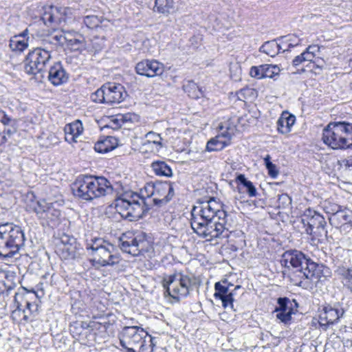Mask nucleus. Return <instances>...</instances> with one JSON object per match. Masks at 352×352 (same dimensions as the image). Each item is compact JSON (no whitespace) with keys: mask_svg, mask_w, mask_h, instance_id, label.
Instances as JSON below:
<instances>
[{"mask_svg":"<svg viewBox=\"0 0 352 352\" xmlns=\"http://www.w3.org/2000/svg\"><path fill=\"white\" fill-rule=\"evenodd\" d=\"M227 216L223 205L217 203L214 199H210L202 203L200 207H193L190 226L199 236L208 241L228 237Z\"/></svg>","mask_w":352,"mask_h":352,"instance_id":"f257e3e1","label":"nucleus"},{"mask_svg":"<svg viewBox=\"0 0 352 352\" xmlns=\"http://www.w3.org/2000/svg\"><path fill=\"white\" fill-rule=\"evenodd\" d=\"M281 264L293 268L289 276L291 282L303 289L321 281L322 277L327 276L326 273H329L327 267L312 261L302 252L296 250L285 252L282 256Z\"/></svg>","mask_w":352,"mask_h":352,"instance_id":"f03ea898","label":"nucleus"},{"mask_svg":"<svg viewBox=\"0 0 352 352\" xmlns=\"http://www.w3.org/2000/svg\"><path fill=\"white\" fill-rule=\"evenodd\" d=\"M323 142L333 149H352V122H329L322 131Z\"/></svg>","mask_w":352,"mask_h":352,"instance_id":"7ed1b4c3","label":"nucleus"},{"mask_svg":"<svg viewBox=\"0 0 352 352\" xmlns=\"http://www.w3.org/2000/svg\"><path fill=\"white\" fill-rule=\"evenodd\" d=\"M25 234L13 223H0V258H12L25 245Z\"/></svg>","mask_w":352,"mask_h":352,"instance_id":"20e7f679","label":"nucleus"},{"mask_svg":"<svg viewBox=\"0 0 352 352\" xmlns=\"http://www.w3.org/2000/svg\"><path fill=\"white\" fill-rule=\"evenodd\" d=\"M118 213L130 221H138L142 218L148 211L146 199L137 193L130 196L124 195L115 199L113 204Z\"/></svg>","mask_w":352,"mask_h":352,"instance_id":"39448f33","label":"nucleus"},{"mask_svg":"<svg viewBox=\"0 0 352 352\" xmlns=\"http://www.w3.org/2000/svg\"><path fill=\"white\" fill-rule=\"evenodd\" d=\"M86 249L93 256V265L98 267L113 266L119 263L120 258L116 253V248L102 238H93L87 242Z\"/></svg>","mask_w":352,"mask_h":352,"instance_id":"423d86ee","label":"nucleus"},{"mask_svg":"<svg viewBox=\"0 0 352 352\" xmlns=\"http://www.w3.org/2000/svg\"><path fill=\"white\" fill-rule=\"evenodd\" d=\"M162 286L164 289V296H169L179 301L182 298L188 296L194 289L195 278L192 275L182 273H175L163 277Z\"/></svg>","mask_w":352,"mask_h":352,"instance_id":"0eeeda50","label":"nucleus"},{"mask_svg":"<svg viewBox=\"0 0 352 352\" xmlns=\"http://www.w3.org/2000/svg\"><path fill=\"white\" fill-rule=\"evenodd\" d=\"M127 96L124 87L115 82H107L91 94V100L96 103L112 105L122 102Z\"/></svg>","mask_w":352,"mask_h":352,"instance_id":"6e6552de","label":"nucleus"},{"mask_svg":"<svg viewBox=\"0 0 352 352\" xmlns=\"http://www.w3.org/2000/svg\"><path fill=\"white\" fill-rule=\"evenodd\" d=\"M119 241L120 249L133 256L148 252L150 248L147 235L144 232L124 233L120 236Z\"/></svg>","mask_w":352,"mask_h":352,"instance_id":"1a4fd4ad","label":"nucleus"},{"mask_svg":"<svg viewBox=\"0 0 352 352\" xmlns=\"http://www.w3.org/2000/svg\"><path fill=\"white\" fill-rule=\"evenodd\" d=\"M51 60V54L41 47L29 52L24 60V69L28 74H37L45 70Z\"/></svg>","mask_w":352,"mask_h":352,"instance_id":"9d476101","label":"nucleus"},{"mask_svg":"<svg viewBox=\"0 0 352 352\" xmlns=\"http://www.w3.org/2000/svg\"><path fill=\"white\" fill-rule=\"evenodd\" d=\"M148 336L142 328L138 326L124 327L119 335L120 345L126 352H135V347L143 342Z\"/></svg>","mask_w":352,"mask_h":352,"instance_id":"9b49d317","label":"nucleus"},{"mask_svg":"<svg viewBox=\"0 0 352 352\" xmlns=\"http://www.w3.org/2000/svg\"><path fill=\"white\" fill-rule=\"evenodd\" d=\"M301 223L305 228V232L309 235H326L327 222L324 217L315 210L307 209L301 217Z\"/></svg>","mask_w":352,"mask_h":352,"instance_id":"f8f14e48","label":"nucleus"},{"mask_svg":"<svg viewBox=\"0 0 352 352\" xmlns=\"http://www.w3.org/2000/svg\"><path fill=\"white\" fill-rule=\"evenodd\" d=\"M173 183L170 182H159L149 185L146 189H151V195L153 196V201L155 206H164L168 203L174 197Z\"/></svg>","mask_w":352,"mask_h":352,"instance_id":"ddd939ff","label":"nucleus"},{"mask_svg":"<svg viewBox=\"0 0 352 352\" xmlns=\"http://www.w3.org/2000/svg\"><path fill=\"white\" fill-rule=\"evenodd\" d=\"M82 250L76 239L68 235L63 236L56 247L57 254L64 260H75L80 258Z\"/></svg>","mask_w":352,"mask_h":352,"instance_id":"4468645a","label":"nucleus"},{"mask_svg":"<svg viewBox=\"0 0 352 352\" xmlns=\"http://www.w3.org/2000/svg\"><path fill=\"white\" fill-rule=\"evenodd\" d=\"M344 314V310L339 303L327 305L323 307L320 314L319 324L323 330L326 331L330 324L338 322Z\"/></svg>","mask_w":352,"mask_h":352,"instance_id":"2eb2a0df","label":"nucleus"},{"mask_svg":"<svg viewBox=\"0 0 352 352\" xmlns=\"http://www.w3.org/2000/svg\"><path fill=\"white\" fill-rule=\"evenodd\" d=\"M240 288V285L234 286L233 284L224 279L214 284L215 292L214 296L215 298L221 300L223 307L226 308L229 306L233 307L234 291Z\"/></svg>","mask_w":352,"mask_h":352,"instance_id":"dca6fc26","label":"nucleus"},{"mask_svg":"<svg viewBox=\"0 0 352 352\" xmlns=\"http://www.w3.org/2000/svg\"><path fill=\"white\" fill-rule=\"evenodd\" d=\"M89 175L78 176L72 184V189L75 197L82 200L90 201L94 200L93 192L89 179Z\"/></svg>","mask_w":352,"mask_h":352,"instance_id":"f3484780","label":"nucleus"},{"mask_svg":"<svg viewBox=\"0 0 352 352\" xmlns=\"http://www.w3.org/2000/svg\"><path fill=\"white\" fill-rule=\"evenodd\" d=\"M278 306L276 307L274 311L276 312V318L281 322L288 324L292 320V315L295 314L294 305L298 307V303L296 300H289L287 297L278 298L277 300Z\"/></svg>","mask_w":352,"mask_h":352,"instance_id":"a211bd4d","label":"nucleus"},{"mask_svg":"<svg viewBox=\"0 0 352 352\" xmlns=\"http://www.w3.org/2000/svg\"><path fill=\"white\" fill-rule=\"evenodd\" d=\"M329 221L332 226L340 229L341 232L348 233L352 228V211L342 210L334 212L329 217Z\"/></svg>","mask_w":352,"mask_h":352,"instance_id":"6ab92c4d","label":"nucleus"},{"mask_svg":"<svg viewBox=\"0 0 352 352\" xmlns=\"http://www.w3.org/2000/svg\"><path fill=\"white\" fill-rule=\"evenodd\" d=\"M94 199L104 197L113 192V188L110 182L102 176L89 175Z\"/></svg>","mask_w":352,"mask_h":352,"instance_id":"aec40b11","label":"nucleus"},{"mask_svg":"<svg viewBox=\"0 0 352 352\" xmlns=\"http://www.w3.org/2000/svg\"><path fill=\"white\" fill-rule=\"evenodd\" d=\"M136 72L148 78H153L163 74L164 65L155 60H144L139 62L135 67Z\"/></svg>","mask_w":352,"mask_h":352,"instance_id":"412c9836","label":"nucleus"},{"mask_svg":"<svg viewBox=\"0 0 352 352\" xmlns=\"http://www.w3.org/2000/svg\"><path fill=\"white\" fill-rule=\"evenodd\" d=\"M48 80L54 86H60L69 80V74L60 62L55 63L48 71Z\"/></svg>","mask_w":352,"mask_h":352,"instance_id":"4be33fe9","label":"nucleus"},{"mask_svg":"<svg viewBox=\"0 0 352 352\" xmlns=\"http://www.w3.org/2000/svg\"><path fill=\"white\" fill-rule=\"evenodd\" d=\"M30 207L40 218H50L51 212H55L56 215L60 214L59 210L52 207V204L47 203L44 199L33 202Z\"/></svg>","mask_w":352,"mask_h":352,"instance_id":"5701e85b","label":"nucleus"},{"mask_svg":"<svg viewBox=\"0 0 352 352\" xmlns=\"http://www.w3.org/2000/svg\"><path fill=\"white\" fill-rule=\"evenodd\" d=\"M65 140L69 143L76 142V138L82 133L83 127L81 121L77 120L66 124L64 129Z\"/></svg>","mask_w":352,"mask_h":352,"instance_id":"b1692460","label":"nucleus"},{"mask_svg":"<svg viewBox=\"0 0 352 352\" xmlns=\"http://www.w3.org/2000/svg\"><path fill=\"white\" fill-rule=\"evenodd\" d=\"M42 20L45 25H50L53 23L60 24L63 21H65V19L60 13L59 8L50 7L43 14Z\"/></svg>","mask_w":352,"mask_h":352,"instance_id":"393cba45","label":"nucleus"},{"mask_svg":"<svg viewBox=\"0 0 352 352\" xmlns=\"http://www.w3.org/2000/svg\"><path fill=\"white\" fill-rule=\"evenodd\" d=\"M118 144V140L117 138L113 136H107L95 144L94 149L98 153H105L113 150Z\"/></svg>","mask_w":352,"mask_h":352,"instance_id":"a878e982","label":"nucleus"},{"mask_svg":"<svg viewBox=\"0 0 352 352\" xmlns=\"http://www.w3.org/2000/svg\"><path fill=\"white\" fill-rule=\"evenodd\" d=\"M155 174L160 177H170L173 170L170 166L164 161H155L151 165Z\"/></svg>","mask_w":352,"mask_h":352,"instance_id":"bb28decb","label":"nucleus"},{"mask_svg":"<svg viewBox=\"0 0 352 352\" xmlns=\"http://www.w3.org/2000/svg\"><path fill=\"white\" fill-rule=\"evenodd\" d=\"M184 90L192 99H198L204 96V91L194 81H188L183 86Z\"/></svg>","mask_w":352,"mask_h":352,"instance_id":"cd10ccee","label":"nucleus"},{"mask_svg":"<svg viewBox=\"0 0 352 352\" xmlns=\"http://www.w3.org/2000/svg\"><path fill=\"white\" fill-rule=\"evenodd\" d=\"M236 182L245 188L249 197H253L257 195V190L253 183L248 180L243 174H239L236 177Z\"/></svg>","mask_w":352,"mask_h":352,"instance_id":"c85d7f7f","label":"nucleus"},{"mask_svg":"<svg viewBox=\"0 0 352 352\" xmlns=\"http://www.w3.org/2000/svg\"><path fill=\"white\" fill-rule=\"evenodd\" d=\"M261 52H263L271 57H274L280 53V46L276 39L266 41L259 48Z\"/></svg>","mask_w":352,"mask_h":352,"instance_id":"c756f323","label":"nucleus"},{"mask_svg":"<svg viewBox=\"0 0 352 352\" xmlns=\"http://www.w3.org/2000/svg\"><path fill=\"white\" fill-rule=\"evenodd\" d=\"M229 144L230 142L222 140L220 136L216 135L208 142L206 144V151L209 152L221 151Z\"/></svg>","mask_w":352,"mask_h":352,"instance_id":"7c9ffc66","label":"nucleus"},{"mask_svg":"<svg viewBox=\"0 0 352 352\" xmlns=\"http://www.w3.org/2000/svg\"><path fill=\"white\" fill-rule=\"evenodd\" d=\"M174 8L173 0H155V10L163 14H168L171 12Z\"/></svg>","mask_w":352,"mask_h":352,"instance_id":"2f4dec72","label":"nucleus"},{"mask_svg":"<svg viewBox=\"0 0 352 352\" xmlns=\"http://www.w3.org/2000/svg\"><path fill=\"white\" fill-rule=\"evenodd\" d=\"M9 46L12 51L22 52L28 47L27 41L21 38V36H14L10 40Z\"/></svg>","mask_w":352,"mask_h":352,"instance_id":"473e14b6","label":"nucleus"},{"mask_svg":"<svg viewBox=\"0 0 352 352\" xmlns=\"http://www.w3.org/2000/svg\"><path fill=\"white\" fill-rule=\"evenodd\" d=\"M29 296L30 294L25 292L24 288H22L21 292L15 293L14 304L16 310H21L23 304H25V302L29 300Z\"/></svg>","mask_w":352,"mask_h":352,"instance_id":"72a5a7b5","label":"nucleus"},{"mask_svg":"<svg viewBox=\"0 0 352 352\" xmlns=\"http://www.w3.org/2000/svg\"><path fill=\"white\" fill-rule=\"evenodd\" d=\"M339 274L344 286L352 293V269H340Z\"/></svg>","mask_w":352,"mask_h":352,"instance_id":"f704fd0d","label":"nucleus"},{"mask_svg":"<svg viewBox=\"0 0 352 352\" xmlns=\"http://www.w3.org/2000/svg\"><path fill=\"white\" fill-rule=\"evenodd\" d=\"M263 66V72H264V78H273L274 77L278 76L280 72V68L276 65H268L264 64Z\"/></svg>","mask_w":352,"mask_h":352,"instance_id":"c9c22d12","label":"nucleus"},{"mask_svg":"<svg viewBox=\"0 0 352 352\" xmlns=\"http://www.w3.org/2000/svg\"><path fill=\"white\" fill-rule=\"evenodd\" d=\"M17 131V126L16 125H12L10 126H5L2 127L1 129V135L5 136L3 137L5 140H3L1 142V145L5 144L8 141L9 139H10L14 134H15Z\"/></svg>","mask_w":352,"mask_h":352,"instance_id":"e433bc0d","label":"nucleus"},{"mask_svg":"<svg viewBox=\"0 0 352 352\" xmlns=\"http://www.w3.org/2000/svg\"><path fill=\"white\" fill-rule=\"evenodd\" d=\"M17 120L8 116L5 111H0V125L2 127L16 125Z\"/></svg>","mask_w":352,"mask_h":352,"instance_id":"4c0bfd02","label":"nucleus"},{"mask_svg":"<svg viewBox=\"0 0 352 352\" xmlns=\"http://www.w3.org/2000/svg\"><path fill=\"white\" fill-rule=\"evenodd\" d=\"M219 133L217 135V136H220L222 140L228 141L230 143V140L233 135L232 129L228 126H225L223 124H220L219 126Z\"/></svg>","mask_w":352,"mask_h":352,"instance_id":"58836bf2","label":"nucleus"},{"mask_svg":"<svg viewBox=\"0 0 352 352\" xmlns=\"http://www.w3.org/2000/svg\"><path fill=\"white\" fill-rule=\"evenodd\" d=\"M146 142L144 144V145H146L147 143L148 144L153 143V144L160 146V147L162 146V144L161 142L162 138L160 134L156 133L153 131H150L146 133Z\"/></svg>","mask_w":352,"mask_h":352,"instance_id":"ea45409f","label":"nucleus"},{"mask_svg":"<svg viewBox=\"0 0 352 352\" xmlns=\"http://www.w3.org/2000/svg\"><path fill=\"white\" fill-rule=\"evenodd\" d=\"M277 203L278 208H287L292 204V198L287 194L283 193L278 195Z\"/></svg>","mask_w":352,"mask_h":352,"instance_id":"a19ab883","label":"nucleus"},{"mask_svg":"<svg viewBox=\"0 0 352 352\" xmlns=\"http://www.w3.org/2000/svg\"><path fill=\"white\" fill-rule=\"evenodd\" d=\"M84 23L87 28L94 29L99 26L100 20L96 15L87 16L84 18Z\"/></svg>","mask_w":352,"mask_h":352,"instance_id":"79ce46f5","label":"nucleus"},{"mask_svg":"<svg viewBox=\"0 0 352 352\" xmlns=\"http://www.w3.org/2000/svg\"><path fill=\"white\" fill-rule=\"evenodd\" d=\"M276 124L277 130L278 131L279 133L282 134H287L290 132V129H289L287 122L285 120V117L283 113L278 118Z\"/></svg>","mask_w":352,"mask_h":352,"instance_id":"37998d69","label":"nucleus"},{"mask_svg":"<svg viewBox=\"0 0 352 352\" xmlns=\"http://www.w3.org/2000/svg\"><path fill=\"white\" fill-rule=\"evenodd\" d=\"M250 75L252 78H255L257 79L265 78L263 65H261L259 66H252L250 68Z\"/></svg>","mask_w":352,"mask_h":352,"instance_id":"c03bdc74","label":"nucleus"},{"mask_svg":"<svg viewBox=\"0 0 352 352\" xmlns=\"http://www.w3.org/2000/svg\"><path fill=\"white\" fill-rule=\"evenodd\" d=\"M285 38H287L285 41H288L290 49L296 47L301 43V39L295 34L285 36Z\"/></svg>","mask_w":352,"mask_h":352,"instance_id":"a18cd8bd","label":"nucleus"},{"mask_svg":"<svg viewBox=\"0 0 352 352\" xmlns=\"http://www.w3.org/2000/svg\"><path fill=\"white\" fill-rule=\"evenodd\" d=\"M153 338H152L151 336H149L150 344L148 345V346L151 347V349L149 351H147L148 346L146 344V341L145 338H143V342H140L138 346L140 348L139 352H153V347L155 346V344L153 343Z\"/></svg>","mask_w":352,"mask_h":352,"instance_id":"49530a36","label":"nucleus"},{"mask_svg":"<svg viewBox=\"0 0 352 352\" xmlns=\"http://www.w3.org/2000/svg\"><path fill=\"white\" fill-rule=\"evenodd\" d=\"M287 38L285 36H280L276 39L278 42V45L280 46V53H285L286 52L290 51V47H289L288 41H285Z\"/></svg>","mask_w":352,"mask_h":352,"instance_id":"de8ad7c7","label":"nucleus"},{"mask_svg":"<svg viewBox=\"0 0 352 352\" xmlns=\"http://www.w3.org/2000/svg\"><path fill=\"white\" fill-rule=\"evenodd\" d=\"M283 114L285 117V120L287 122V124L289 129H291L292 126L295 123L296 117L286 111L283 112Z\"/></svg>","mask_w":352,"mask_h":352,"instance_id":"09e8293b","label":"nucleus"},{"mask_svg":"<svg viewBox=\"0 0 352 352\" xmlns=\"http://www.w3.org/2000/svg\"><path fill=\"white\" fill-rule=\"evenodd\" d=\"M306 62L305 56L303 52H302L300 55L295 56V58L292 60V65L294 67H298Z\"/></svg>","mask_w":352,"mask_h":352,"instance_id":"8fccbe9b","label":"nucleus"},{"mask_svg":"<svg viewBox=\"0 0 352 352\" xmlns=\"http://www.w3.org/2000/svg\"><path fill=\"white\" fill-rule=\"evenodd\" d=\"M266 168L267 169L268 175L271 177L276 178L278 176L279 172L276 168V166L274 164L273 165H270L266 167Z\"/></svg>","mask_w":352,"mask_h":352,"instance_id":"3c124183","label":"nucleus"},{"mask_svg":"<svg viewBox=\"0 0 352 352\" xmlns=\"http://www.w3.org/2000/svg\"><path fill=\"white\" fill-rule=\"evenodd\" d=\"M52 41L56 42V44L63 45L67 40V37L63 34L59 33L52 37Z\"/></svg>","mask_w":352,"mask_h":352,"instance_id":"603ef678","label":"nucleus"},{"mask_svg":"<svg viewBox=\"0 0 352 352\" xmlns=\"http://www.w3.org/2000/svg\"><path fill=\"white\" fill-rule=\"evenodd\" d=\"M302 52L305 56L306 62L314 63V59H315L316 56L314 55H313L312 54H311L310 52H309V50L307 48Z\"/></svg>","mask_w":352,"mask_h":352,"instance_id":"864d4df0","label":"nucleus"},{"mask_svg":"<svg viewBox=\"0 0 352 352\" xmlns=\"http://www.w3.org/2000/svg\"><path fill=\"white\" fill-rule=\"evenodd\" d=\"M307 49L316 57L317 56L318 53L320 52V47L317 45H309Z\"/></svg>","mask_w":352,"mask_h":352,"instance_id":"5fc2aeb1","label":"nucleus"},{"mask_svg":"<svg viewBox=\"0 0 352 352\" xmlns=\"http://www.w3.org/2000/svg\"><path fill=\"white\" fill-rule=\"evenodd\" d=\"M325 208L327 210V212L331 214V215H333L334 212H336L338 211H342V210H340V206L335 204L331 206V208H329L327 206H325Z\"/></svg>","mask_w":352,"mask_h":352,"instance_id":"6e6d98bb","label":"nucleus"},{"mask_svg":"<svg viewBox=\"0 0 352 352\" xmlns=\"http://www.w3.org/2000/svg\"><path fill=\"white\" fill-rule=\"evenodd\" d=\"M25 306L30 313L33 312L37 309V305L32 303L29 300L25 302Z\"/></svg>","mask_w":352,"mask_h":352,"instance_id":"4d7b16f0","label":"nucleus"},{"mask_svg":"<svg viewBox=\"0 0 352 352\" xmlns=\"http://www.w3.org/2000/svg\"><path fill=\"white\" fill-rule=\"evenodd\" d=\"M66 41L68 43L69 45H70L72 46H74V45H78L80 43V41L78 39H77V38L68 39L67 38Z\"/></svg>","mask_w":352,"mask_h":352,"instance_id":"13d9d810","label":"nucleus"},{"mask_svg":"<svg viewBox=\"0 0 352 352\" xmlns=\"http://www.w3.org/2000/svg\"><path fill=\"white\" fill-rule=\"evenodd\" d=\"M264 163L265 165V167H267L270 165H273L274 164L271 162V157L270 155H267L264 158Z\"/></svg>","mask_w":352,"mask_h":352,"instance_id":"bf43d9fd","label":"nucleus"},{"mask_svg":"<svg viewBox=\"0 0 352 352\" xmlns=\"http://www.w3.org/2000/svg\"><path fill=\"white\" fill-rule=\"evenodd\" d=\"M81 329L82 328V326L81 324H79L78 322L74 323V324L71 325L70 327V331L74 333V329Z\"/></svg>","mask_w":352,"mask_h":352,"instance_id":"052dcab7","label":"nucleus"},{"mask_svg":"<svg viewBox=\"0 0 352 352\" xmlns=\"http://www.w3.org/2000/svg\"><path fill=\"white\" fill-rule=\"evenodd\" d=\"M344 339V338H343ZM351 342H352V338H346V340H343L342 342L344 344V346H348L349 345L351 346Z\"/></svg>","mask_w":352,"mask_h":352,"instance_id":"680f3d73","label":"nucleus"},{"mask_svg":"<svg viewBox=\"0 0 352 352\" xmlns=\"http://www.w3.org/2000/svg\"><path fill=\"white\" fill-rule=\"evenodd\" d=\"M28 34V30L25 29L24 31H23L21 34H18L17 36H21V38L23 39Z\"/></svg>","mask_w":352,"mask_h":352,"instance_id":"e2e57ef3","label":"nucleus"},{"mask_svg":"<svg viewBox=\"0 0 352 352\" xmlns=\"http://www.w3.org/2000/svg\"><path fill=\"white\" fill-rule=\"evenodd\" d=\"M58 216L59 215H56V214L55 212H51L50 214V218L49 219L52 220L53 219V218H52L53 217H58Z\"/></svg>","mask_w":352,"mask_h":352,"instance_id":"0e129e2a","label":"nucleus"},{"mask_svg":"<svg viewBox=\"0 0 352 352\" xmlns=\"http://www.w3.org/2000/svg\"><path fill=\"white\" fill-rule=\"evenodd\" d=\"M23 319H24L25 320H28V316H27L26 315H25V316H24V317H23Z\"/></svg>","mask_w":352,"mask_h":352,"instance_id":"69168bd1","label":"nucleus"}]
</instances>
